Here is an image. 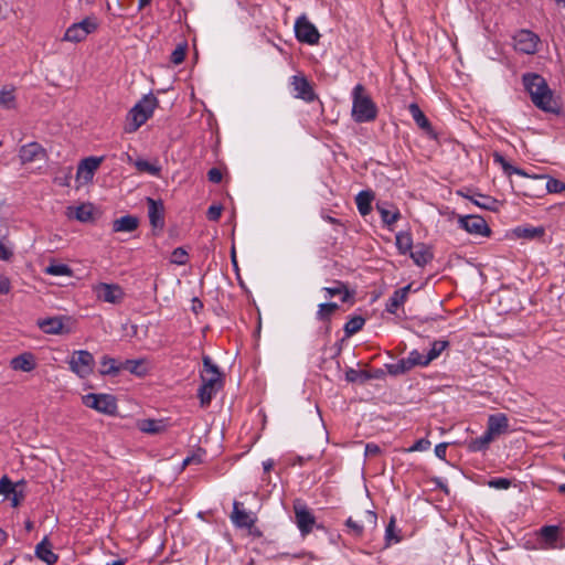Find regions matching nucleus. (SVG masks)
<instances>
[{
	"mask_svg": "<svg viewBox=\"0 0 565 565\" xmlns=\"http://www.w3.org/2000/svg\"><path fill=\"white\" fill-rule=\"evenodd\" d=\"M523 84L537 108L547 113H559V103L553 96L546 81L541 75L534 73L525 74L523 75Z\"/></svg>",
	"mask_w": 565,
	"mask_h": 565,
	"instance_id": "f257e3e1",
	"label": "nucleus"
},
{
	"mask_svg": "<svg viewBox=\"0 0 565 565\" xmlns=\"http://www.w3.org/2000/svg\"><path fill=\"white\" fill-rule=\"evenodd\" d=\"M159 100L153 94L145 95L128 113L125 131H137L153 114Z\"/></svg>",
	"mask_w": 565,
	"mask_h": 565,
	"instance_id": "f03ea898",
	"label": "nucleus"
},
{
	"mask_svg": "<svg viewBox=\"0 0 565 565\" xmlns=\"http://www.w3.org/2000/svg\"><path fill=\"white\" fill-rule=\"evenodd\" d=\"M352 117L356 122H370L377 116V107L362 84L355 85L352 92Z\"/></svg>",
	"mask_w": 565,
	"mask_h": 565,
	"instance_id": "7ed1b4c3",
	"label": "nucleus"
},
{
	"mask_svg": "<svg viewBox=\"0 0 565 565\" xmlns=\"http://www.w3.org/2000/svg\"><path fill=\"white\" fill-rule=\"evenodd\" d=\"M97 22L95 18H85L81 22L73 23L67 28L63 41L78 43L84 41L88 34L97 30Z\"/></svg>",
	"mask_w": 565,
	"mask_h": 565,
	"instance_id": "20e7f679",
	"label": "nucleus"
},
{
	"mask_svg": "<svg viewBox=\"0 0 565 565\" xmlns=\"http://www.w3.org/2000/svg\"><path fill=\"white\" fill-rule=\"evenodd\" d=\"M83 403L93 409L106 415H114L117 412L116 398L110 394H87L83 396Z\"/></svg>",
	"mask_w": 565,
	"mask_h": 565,
	"instance_id": "39448f33",
	"label": "nucleus"
},
{
	"mask_svg": "<svg viewBox=\"0 0 565 565\" xmlns=\"http://www.w3.org/2000/svg\"><path fill=\"white\" fill-rule=\"evenodd\" d=\"M70 369L81 379L87 377L93 373L95 360L90 352L86 350L75 351L68 362Z\"/></svg>",
	"mask_w": 565,
	"mask_h": 565,
	"instance_id": "423d86ee",
	"label": "nucleus"
},
{
	"mask_svg": "<svg viewBox=\"0 0 565 565\" xmlns=\"http://www.w3.org/2000/svg\"><path fill=\"white\" fill-rule=\"evenodd\" d=\"M295 33L298 41L310 45L317 44L320 39L317 28L305 15L296 20Z\"/></svg>",
	"mask_w": 565,
	"mask_h": 565,
	"instance_id": "0eeeda50",
	"label": "nucleus"
},
{
	"mask_svg": "<svg viewBox=\"0 0 565 565\" xmlns=\"http://www.w3.org/2000/svg\"><path fill=\"white\" fill-rule=\"evenodd\" d=\"M203 366L204 370L201 373L202 385L220 391L223 387V379L218 367L207 355L203 356Z\"/></svg>",
	"mask_w": 565,
	"mask_h": 565,
	"instance_id": "6e6552de",
	"label": "nucleus"
},
{
	"mask_svg": "<svg viewBox=\"0 0 565 565\" xmlns=\"http://www.w3.org/2000/svg\"><path fill=\"white\" fill-rule=\"evenodd\" d=\"M294 511H295L296 524H297L301 535L302 536L308 535L312 531L313 525L316 524V519H315L313 514L307 508V505L301 503L300 501H296L294 503Z\"/></svg>",
	"mask_w": 565,
	"mask_h": 565,
	"instance_id": "1a4fd4ad",
	"label": "nucleus"
},
{
	"mask_svg": "<svg viewBox=\"0 0 565 565\" xmlns=\"http://www.w3.org/2000/svg\"><path fill=\"white\" fill-rule=\"evenodd\" d=\"M513 40H514V47L516 51L524 53V54L536 53L540 39L532 31L521 30L514 35Z\"/></svg>",
	"mask_w": 565,
	"mask_h": 565,
	"instance_id": "9d476101",
	"label": "nucleus"
},
{
	"mask_svg": "<svg viewBox=\"0 0 565 565\" xmlns=\"http://www.w3.org/2000/svg\"><path fill=\"white\" fill-rule=\"evenodd\" d=\"M459 225L470 234L489 236L491 233L486 220L478 215L460 216Z\"/></svg>",
	"mask_w": 565,
	"mask_h": 565,
	"instance_id": "9b49d317",
	"label": "nucleus"
},
{
	"mask_svg": "<svg viewBox=\"0 0 565 565\" xmlns=\"http://www.w3.org/2000/svg\"><path fill=\"white\" fill-rule=\"evenodd\" d=\"M345 525L349 529L350 533H352L356 537H361L363 535L364 529L369 527L371 530L375 529L377 525V515L373 511H365L363 514V519L360 521L353 520L351 516L345 521Z\"/></svg>",
	"mask_w": 565,
	"mask_h": 565,
	"instance_id": "f8f14e48",
	"label": "nucleus"
},
{
	"mask_svg": "<svg viewBox=\"0 0 565 565\" xmlns=\"http://www.w3.org/2000/svg\"><path fill=\"white\" fill-rule=\"evenodd\" d=\"M96 297L109 303L122 301L125 292L119 285L100 282L95 287Z\"/></svg>",
	"mask_w": 565,
	"mask_h": 565,
	"instance_id": "ddd939ff",
	"label": "nucleus"
},
{
	"mask_svg": "<svg viewBox=\"0 0 565 565\" xmlns=\"http://www.w3.org/2000/svg\"><path fill=\"white\" fill-rule=\"evenodd\" d=\"M103 160V157H88L83 159L77 167V181L83 180V183L85 184L92 182L94 174Z\"/></svg>",
	"mask_w": 565,
	"mask_h": 565,
	"instance_id": "4468645a",
	"label": "nucleus"
},
{
	"mask_svg": "<svg viewBox=\"0 0 565 565\" xmlns=\"http://www.w3.org/2000/svg\"><path fill=\"white\" fill-rule=\"evenodd\" d=\"M148 216L152 228L162 231L164 227V205L161 200L147 198Z\"/></svg>",
	"mask_w": 565,
	"mask_h": 565,
	"instance_id": "2eb2a0df",
	"label": "nucleus"
},
{
	"mask_svg": "<svg viewBox=\"0 0 565 565\" xmlns=\"http://www.w3.org/2000/svg\"><path fill=\"white\" fill-rule=\"evenodd\" d=\"M292 86L296 90V97L311 103L317 98L310 82L303 76H294Z\"/></svg>",
	"mask_w": 565,
	"mask_h": 565,
	"instance_id": "dca6fc26",
	"label": "nucleus"
},
{
	"mask_svg": "<svg viewBox=\"0 0 565 565\" xmlns=\"http://www.w3.org/2000/svg\"><path fill=\"white\" fill-rule=\"evenodd\" d=\"M65 215L68 218L88 223L94 220V206L92 203H82L78 206H67Z\"/></svg>",
	"mask_w": 565,
	"mask_h": 565,
	"instance_id": "f3484780",
	"label": "nucleus"
},
{
	"mask_svg": "<svg viewBox=\"0 0 565 565\" xmlns=\"http://www.w3.org/2000/svg\"><path fill=\"white\" fill-rule=\"evenodd\" d=\"M45 156V149L38 142L23 145L19 150V158L22 164L33 162Z\"/></svg>",
	"mask_w": 565,
	"mask_h": 565,
	"instance_id": "a211bd4d",
	"label": "nucleus"
},
{
	"mask_svg": "<svg viewBox=\"0 0 565 565\" xmlns=\"http://www.w3.org/2000/svg\"><path fill=\"white\" fill-rule=\"evenodd\" d=\"M242 503L235 501L231 519L237 527L252 529L256 522V518L245 510L241 509Z\"/></svg>",
	"mask_w": 565,
	"mask_h": 565,
	"instance_id": "6ab92c4d",
	"label": "nucleus"
},
{
	"mask_svg": "<svg viewBox=\"0 0 565 565\" xmlns=\"http://www.w3.org/2000/svg\"><path fill=\"white\" fill-rule=\"evenodd\" d=\"M487 430L494 437L508 433L509 420L505 414L498 413L488 418Z\"/></svg>",
	"mask_w": 565,
	"mask_h": 565,
	"instance_id": "aec40b11",
	"label": "nucleus"
},
{
	"mask_svg": "<svg viewBox=\"0 0 565 565\" xmlns=\"http://www.w3.org/2000/svg\"><path fill=\"white\" fill-rule=\"evenodd\" d=\"M408 110L416 122V125L425 131L429 137L436 138V135L434 132L433 126L426 115L423 113L420 107L416 103H412L408 106Z\"/></svg>",
	"mask_w": 565,
	"mask_h": 565,
	"instance_id": "412c9836",
	"label": "nucleus"
},
{
	"mask_svg": "<svg viewBox=\"0 0 565 565\" xmlns=\"http://www.w3.org/2000/svg\"><path fill=\"white\" fill-rule=\"evenodd\" d=\"M409 256L413 259V262L419 267H424L434 258L431 248L424 243L416 244L414 246V250L412 249Z\"/></svg>",
	"mask_w": 565,
	"mask_h": 565,
	"instance_id": "4be33fe9",
	"label": "nucleus"
},
{
	"mask_svg": "<svg viewBox=\"0 0 565 565\" xmlns=\"http://www.w3.org/2000/svg\"><path fill=\"white\" fill-rule=\"evenodd\" d=\"M513 235L516 238H523L529 241H543L545 236L544 226H518L513 230Z\"/></svg>",
	"mask_w": 565,
	"mask_h": 565,
	"instance_id": "5701e85b",
	"label": "nucleus"
},
{
	"mask_svg": "<svg viewBox=\"0 0 565 565\" xmlns=\"http://www.w3.org/2000/svg\"><path fill=\"white\" fill-rule=\"evenodd\" d=\"M10 365L14 371L31 372L35 369L36 363L34 355L30 352H25L13 358Z\"/></svg>",
	"mask_w": 565,
	"mask_h": 565,
	"instance_id": "b1692460",
	"label": "nucleus"
},
{
	"mask_svg": "<svg viewBox=\"0 0 565 565\" xmlns=\"http://www.w3.org/2000/svg\"><path fill=\"white\" fill-rule=\"evenodd\" d=\"M411 288L412 284L395 290L386 303V311L390 313H395L397 309L406 301Z\"/></svg>",
	"mask_w": 565,
	"mask_h": 565,
	"instance_id": "393cba45",
	"label": "nucleus"
},
{
	"mask_svg": "<svg viewBox=\"0 0 565 565\" xmlns=\"http://www.w3.org/2000/svg\"><path fill=\"white\" fill-rule=\"evenodd\" d=\"M35 555L47 565H53L57 562V555L53 553L51 543L47 537H44L35 547Z\"/></svg>",
	"mask_w": 565,
	"mask_h": 565,
	"instance_id": "a878e982",
	"label": "nucleus"
},
{
	"mask_svg": "<svg viewBox=\"0 0 565 565\" xmlns=\"http://www.w3.org/2000/svg\"><path fill=\"white\" fill-rule=\"evenodd\" d=\"M139 225V218L134 215H125L120 218H116L113 222V231L115 233L119 232H134L138 228Z\"/></svg>",
	"mask_w": 565,
	"mask_h": 565,
	"instance_id": "bb28decb",
	"label": "nucleus"
},
{
	"mask_svg": "<svg viewBox=\"0 0 565 565\" xmlns=\"http://www.w3.org/2000/svg\"><path fill=\"white\" fill-rule=\"evenodd\" d=\"M40 329L47 334H62L68 332L64 331V323L61 317L46 318L39 321Z\"/></svg>",
	"mask_w": 565,
	"mask_h": 565,
	"instance_id": "cd10ccee",
	"label": "nucleus"
},
{
	"mask_svg": "<svg viewBox=\"0 0 565 565\" xmlns=\"http://www.w3.org/2000/svg\"><path fill=\"white\" fill-rule=\"evenodd\" d=\"M323 291L326 292V298L341 296L342 302H347L351 297L347 285L340 280H334L333 286L323 288Z\"/></svg>",
	"mask_w": 565,
	"mask_h": 565,
	"instance_id": "c85d7f7f",
	"label": "nucleus"
},
{
	"mask_svg": "<svg viewBox=\"0 0 565 565\" xmlns=\"http://www.w3.org/2000/svg\"><path fill=\"white\" fill-rule=\"evenodd\" d=\"M373 199L374 194L372 191H361L358 193V195L355 196V203L358 211L360 212L361 215L365 216L371 212V203Z\"/></svg>",
	"mask_w": 565,
	"mask_h": 565,
	"instance_id": "c756f323",
	"label": "nucleus"
},
{
	"mask_svg": "<svg viewBox=\"0 0 565 565\" xmlns=\"http://www.w3.org/2000/svg\"><path fill=\"white\" fill-rule=\"evenodd\" d=\"M121 370H126L139 377L145 376L148 373L145 359L126 360L121 362Z\"/></svg>",
	"mask_w": 565,
	"mask_h": 565,
	"instance_id": "7c9ffc66",
	"label": "nucleus"
},
{
	"mask_svg": "<svg viewBox=\"0 0 565 565\" xmlns=\"http://www.w3.org/2000/svg\"><path fill=\"white\" fill-rule=\"evenodd\" d=\"M121 371V362H118L116 359L110 358L108 355L103 356L100 361V374L102 375H118Z\"/></svg>",
	"mask_w": 565,
	"mask_h": 565,
	"instance_id": "2f4dec72",
	"label": "nucleus"
},
{
	"mask_svg": "<svg viewBox=\"0 0 565 565\" xmlns=\"http://www.w3.org/2000/svg\"><path fill=\"white\" fill-rule=\"evenodd\" d=\"M337 302L320 303L316 317L319 321L330 323L331 316L339 309Z\"/></svg>",
	"mask_w": 565,
	"mask_h": 565,
	"instance_id": "473e14b6",
	"label": "nucleus"
},
{
	"mask_svg": "<svg viewBox=\"0 0 565 565\" xmlns=\"http://www.w3.org/2000/svg\"><path fill=\"white\" fill-rule=\"evenodd\" d=\"M396 247L403 255L411 254L413 248V238L409 232H399L396 234Z\"/></svg>",
	"mask_w": 565,
	"mask_h": 565,
	"instance_id": "72a5a7b5",
	"label": "nucleus"
},
{
	"mask_svg": "<svg viewBox=\"0 0 565 565\" xmlns=\"http://www.w3.org/2000/svg\"><path fill=\"white\" fill-rule=\"evenodd\" d=\"M494 436L489 434L488 430H486L480 437H477L472 439L469 444V449L471 451H482L486 450L490 443L494 440Z\"/></svg>",
	"mask_w": 565,
	"mask_h": 565,
	"instance_id": "f704fd0d",
	"label": "nucleus"
},
{
	"mask_svg": "<svg viewBox=\"0 0 565 565\" xmlns=\"http://www.w3.org/2000/svg\"><path fill=\"white\" fill-rule=\"evenodd\" d=\"M374 377H377V375H372L369 371H364V370L349 369L345 372V380L351 383L358 382V381L361 383H364Z\"/></svg>",
	"mask_w": 565,
	"mask_h": 565,
	"instance_id": "c9c22d12",
	"label": "nucleus"
},
{
	"mask_svg": "<svg viewBox=\"0 0 565 565\" xmlns=\"http://www.w3.org/2000/svg\"><path fill=\"white\" fill-rule=\"evenodd\" d=\"M365 323V319L361 316H354L352 317L345 324H344V333L347 337H351L362 330L363 326Z\"/></svg>",
	"mask_w": 565,
	"mask_h": 565,
	"instance_id": "e433bc0d",
	"label": "nucleus"
},
{
	"mask_svg": "<svg viewBox=\"0 0 565 565\" xmlns=\"http://www.w3.org/2000/svg\"><path fill=\"white\" fill-rule=\"evenodd\" d=\"M376 207L381 215L382 222L387 226H391L401 217L398 210L391 211L380 204H377Z\"/></svg>",
	"mask_w": 565,
	"mask_h": 565,
	"instance_id": "4c0bfd02",
	"label": "nucleus"
},
{
	"mask_svg": "<svg viewBox=\"0 0 565 565\" xmlns=\"http://www.w3.org/2000/svg\"><path fill=\"white\" fill-rule=\"evenodd\" d=\"M135 167L139 172H146L151 175H159L161 172V167L157 163H151L143 159H138L135 161Z\"/></svg>",
	"mask_w": 565,
	"mask_h": 565,
	"instance_id": "58836bf2",
	"label": "nucleus"
},
{
	"mask_svg": "<svg viewBox=\"0 0 565 565\" xmlns=\"http://www.w3.org/2000/svg\"><path fill=\"white\" fill-rule=\"evenodd\" d=\"M139 429L147 434H158L163 429V425L160 420L143 419L139 423Z\"/></svg>",
	"mask_w": 565,
	"mask_h": 565,
	"instance_id": "ea45409f",
	"label": "nucleus"
},
{
	"mask_svg": "<svg viewBox=\"0 0 565 565\" xmlns=\"http://www.w3.org/2000/svg\"><path fill=\"white\" fill-rule=\"evenodd\" d=\"M45 273L52 276H73L72 268L66 264H50Z\"/></svg>",
	"mask_w": 565,
	"mask_h": 565,
	"instance_id": "a19ab883",
	"label": "nucleus"
},
{
	"mask_svg": "<svg viewBox=\"0 0 565 565\" xmlns=\"http://www.w3.org/2000/svg\"><path fill=\"white\" fill-rule=\"evenodd\" d=\"M494 161L501 163L503 171L511 175V174H519L523 177H527V174L520 168L511 166L509 162L505 161V159L498 152L493 154Z\"/></svg>",
	"mask_w": 565,
	"mask_h": 565,
	"instance_id": "79ce46f5",
	"label": "nucleus"
},
{
	"mask_svg": "<svg viewBox=\"0 0 565 565\" xmlns=\"http://www.w3.org/2000/svg\"><path fill=\"white\" fill-rule=\"evenodd\" d=\"M448 345H449L448 341H444V340L434 341L430 350L427 353L426 361L431 362L435 359H437L443 353V351H445L448 348Z\"/></svg>",
	"mask_w": 565,
	"mask_h": 565,
	"instance_id": "37998d69",
	"label": "nucleus"
},
{
	"mask_svg": "<svg viewBox=\"0 0 565 565\" xmlns=\"http://www.w3.org/2000/svg\"><path fill=\"white\" fill-rule=\"evenodd\" d=\"M406 359L411 369H414L415 366H427L430 363L429 361H426L427 354H422L417 350L411 351Z\"/></svg>",
	"mask_w": 565,
	"mask_h": 565,
	"instance_id": "c03bdc74",
	"label": "nucleus"
},
{
	"mask_svg": "<svg viewBox=\"0 0 565 565\" xmlns=\"http://www.w3.org/2000/svg\"><path fill=\"white\" fill-rule=\"evenodd\" d=\"M218 391L215 388H209L205 385H201L198 391V396L200 398V403L202 407H206L210 405L212 398L216 395Z\"/></svg>",
	"mask_w": 565,
	"mask_h": 565,
	"instance_id": "a18cd8bd",
	"label": "nucleus"
},
{
	"mask_svg": "<svg viewBox=\"0 0 565 565\" xmlns=\"http://www.w3.org/2000/svg\"><path fill=\"white\" fill-rule=\"evenodd\" d=\"M386 367L388 373L392 375L404 374L412 370L409 364L407 363V359H401L398 362L394 364H387Z\"/></svg>",
	"mask_w": 565,
	"mask_h": 565,
	"instance_id": "49530a36",
	"label": "nucleus"
},
{
	"mask_svg": "<svg viewBox=\"0 0 565 565\" xmlns=\"http://www.w3.org/2000/svg\"><path fill=\"white\" fill-rule=\"evenodd\" d=\"M478 199L470 198V200L478 205L479 207L486 209V210H493L497 201L489 196L483 194H477Z\"/></svg>",
	"mask_w": 565,
	"mask_h": 565,
	"instance_id": "de8ad7c7",
	"label": "nucleus"
},
{
	"mask_svg": "<svg viewBox=\"0 0 565 565\" xmlns=\"http://www.w3.org/2000/svg\"><path fill=\"white\" fill-rule=\"evenodd\" d=\"M0 105L7 109H12L15 107V96L13 90H0Z\"/></svg>",
	"mask_w": 565,
	"mask_h": 565,
	"instance_id": "09e8293b",
	"label": "nucleus"
},
{
	"mask_svg": "<svg viewBox=\"0 0 565 565\" xmlns=\"http://www.w3.org/2000/svg\"><path fill=\"white\" fill-rule=\"evenodd\" d=\"M542 537L547 543H554L557 540L558 536V527L555 525H546L541 529Z\"/></svg>",
	"mask_w": 565,
	"mask_h": 565,
	"instance_id": "8fccbe9b",
	"label": "nucleus"
},
{
	"mask_svg": "<svg viewBox=\"0 0 565 565\" xmlns=\"http://www.w3.org/2000/svg\"><path fill=\"white\" fill-rule=\"evenodd\" d=\"M386 546H390L392 542H399L401 537L395 534V519L391 518L386 530H385Z\"/></svg>",
	"mask_w": 565,
	"mask_h": 565,
	"instance_id": "3c124183",
	"label": "nucleus"
},
{
	"mask_svg": "<svg viewBox=\"0 0 565 565\" xmlns=\"http://www.w3.org/2000/svg\"><path fill=\"white\" fill-rule=\"evenodd\" d=\"M545 188L548 193H561L565 191V182L550 177L546 181Z\"/></svg>",
	"mask_w": 565,
	"mask_h": 565,
	"instance_id": "603ef678",
	"label": "nucleus"
},
{
	"mask_svg": "<svg viewBox=\"0 0 565 565\" xmlns=\"http://www.w3.org/2000/svg\"><path fill=\"white\" fill-rule=\"evenodd\" d=\"M186 44H179L171 53L170 61L178 65L181 64L185 58Z\"/></svg>",
	"mask_w": 565,
	"mask_h": 565,
	"instance_id": "864d4df0",
	"label": "nucleus"
},
{
	"mask_svg": "<svg viewBox=\"0 0 565 565\" xmlns=\"http://www.w3.org/2000/svg\"><path fill=\"white\" fill-rule=\"evenodd\" d=\"M188 253L182 247H177L171 254V263L175 265H185Z\"/></svg>",
	"mask_w": 565,
	"mask_h": 565,
	"instance_id": "5fc2aeb1",
	"label": "nucleus"
},
{
	"mask_svg": "<svg viewBox=\"0 0 565 565\" xmlns=\"http://www.w3.org/2000/svg\"><path fill=\"white\" fill-rule=\"evenodd\" d=\"M15 490V484L10 480L8 476H3L0 479V494L9 497Z\"/></svg>",
	"mask_w": 565,
	"mask_h": 565,
	"instance_id": "6e6d98bb",
	"label": "nucleus"
},
{
	"mask_svg": "<svg viewBox=\"0 0 565 565\" xmlns=\"http://www.w3.org/2000/svg\"><path fill=\"white\" fill-rule=\"evenodd\" d=\"M430 441L426 438H422V439H418L417 441L414 443L413 446H411L407 451L408 452H414V451H424V450H427L429 449L430 447Z\"/></svg>",
	"mask_w": 565,
	"mask_h": 565,
	"instance_id": "4d7b16f0",
	"label": "nucleus"
},
{
	"mask_svg": "<svg viewBox=\"0 0 565 565\" xmlns=\"http://www.w3.org/2000/svg\"><path fill=\"white\" fill-rule=\"evenodd\" d=\"M222 205L213 204L207 209L206 216L210 221H218L222 215Z\"/></svg>",
	"mask_w": 565,
	"mask_h": 565,
	"instance_id": "13d9d810",
	"label": "nucleus"
},
{
	"mask_svg": "<svg viewBox=\"0 0 565 565\" xmlns=\"http://www.w3.org/2000/svg\"><path fill=\"white\" fill-rule=\"evenodd\" d=\"M489 487L495 488V489H509L511 486V480L507 478H495L491 479L488 482Z\"/></svg>",
	"mask_w": 565,
	"mask_h": 565,
	"instance_id": "bf43d9fd",
	"label": "nucleus"
},
{
	"mask_svg": "<svg viewBox=\"0 0 565 565\" xmlns=\"http://www.w3.org/2000/svg\"><path fill=\"white\" fill-rule=\"evenodd\" d=\"M63 172H64V175L63 177H56L54 179V181L58 185H61V186H70V182H71V179H72V168L68 167Z\"/></svg>",
	"mask_w": 565,
	"mask_h": 565,
	"instance_id": "052dcab7",
	"label": "nucleus"
},
{
	"mask_svg": "<svg viewBox=\"0 0 565 565\" xmlns=\"http://www.w3.org/2000/svg\"><path fill=\"white\" fill-rule=\"evenodd\" d=\"M223 179L222 171L217 168H212L207 172V180L212 183H220Z\"/></svg>",
	"mask_w": 565,
	"mask_h": 565,
	"instance_id": "680f3d73",
	"label": "nucleus"
},
{
	"mask_svg": "<svg viewBox=\"0 0 565 565\" xmlns=\"http://www.w3.org/2000/svg\"><path fill=\"white\" fill-rule=\"evenodd\" d=\"M382 452V449L379 445L374 443H369L365 445V456L366 457H375Z\"/></svg>",
	"mask_w": 565,
	"mask_h": 565,
	"instance_id": "e2e57ef3",
	"label": "nucleus"
},
{
	"mask_svg": "<svg viewBox=\"0 0 565 565\" xmlns=\"http://www.w3.org/2000/svg\"><path fill=\"white\" fill-rule=\"evenodd\" d=\"M447 448H448V444L447 443H440V444L436 445V447H435V455L439 459L445 460Z\"/></svg>",
	"mask_w": 565,
	"mask_h": 565,
	"instance_id": "0e129e2a",
	"label": "nucleus"
},
{
	"mask_svg": "<svg viewBox=\"0 0 565 565\" xmlns=\"http://www.w3.org/2000/svg\"><path fill=\"white\" fill-rule=\"evenodd\" d=\"M9 291H10L9 279L0 276V295H7Z\"/></svg>",
	"mask_w": 565,
	"mask_h": 565,
	"instance_id": "69168bd1",
	"label": "nucleus"
},
{
	"mask_svg": "<svg viewBox=\"0 0 565 565\" xmlns=\"http://www.w3.org/2000/svg\"><path fill=\"white\" fill-rule=\"evenodd\" d=\"M11 494H12V498H11L12 507L15 508L20 504V502L24 495H23L22 491H17V490H14V492H12Z\"/></svg>",
	"mask_w": 565,
	"mask_h": 565,
	"instance_id": "338daca9",
	"label": "nucleus"
},
{
	"mask_svg": "<svg viewBox=\"0 0 565 565\" xmlns=\"http://www.w3.org/2000/svg\"><path fill=\"white\" fill-rule=\"evenodd\" d=\"M12 256V252L9 250L3 244L0 243V259L8 260Z\"/></svg>",
	"mask_w": 565,
	"mask_h": 565,
	"instance_id": "774afa93",
	"label": "nucleus"
}]
</instances>
